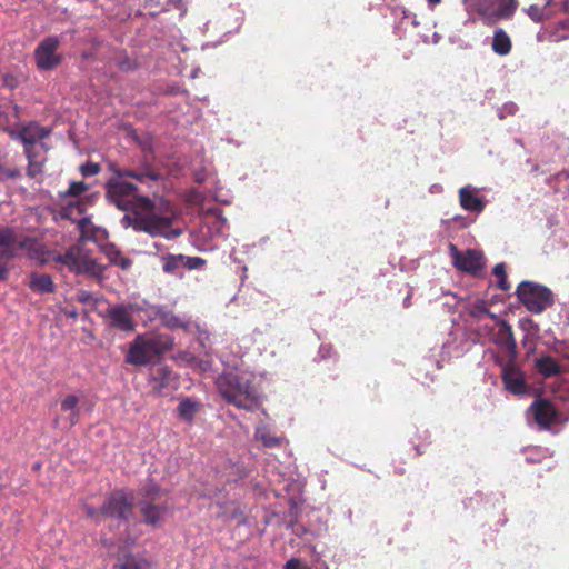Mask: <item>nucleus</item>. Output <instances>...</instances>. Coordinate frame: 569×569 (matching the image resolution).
Instances as JSON below:
<instances>
[{"instance_id": "f257e3e1", "label": "nucleus", "mask_w": 569, "mask_h": 569, "mask_svg": "<svg viewBox=\"0 0 569 569\" xmlns=\"http://www.w3.org/2000/svg\"><path fill=\"white\" fill-rule=\"evenodd\" d=\"M107 200L124 214L121 219L123 228H132L137 232H144L152 238L162 237L172 240L182 234L180 228H173L174 211L169 202L157 207L149 197L139 196L137 184L124 179L109 178L104 186Z\"/></svg>"}, {"instance_id": "f03ea898", "label": "nucleus", "mask_w": 569, "mask_h": 569, "mask_svg": "<svg viewBox=\"0 0 569 569\" xmlns=\"http://www.w3.org/2000/svg\"><path fill=\"white\" fill-rule=\"evenodd\" d=\"M253 380L254 375L251 371L236 368L218 377L217 388L226 402L252 412L260 405Z\"/></svg>"}, {"instance_id": "7ed1b4c3", "label": "nucleus", "mask_w": 569, "mask_h": 569, "mask_svg": "<svg viewBox=\"0 0 569 569\" xmlns=\"http://www.w3.org/2000/svg\"><path fill=\"white\" fill-rule=\"evenodd\" d=\"M173 348V339L169 336L138 335L129 345L126 362L133 366H146Z\"/></svg>"}, {"instance_id": "20e7f679", "label": "nucleus", "mask_w": 569, "mask_h": 569, "mask_svg": "<svg viewBox=\"0 0 569 569\" xmlns=\"http://www.w3.org/2000/svg\"><path fill=\"white\" fill-rule=\"evenodd\" d=\"M139 495L138 508L142 522L153 528H160L169 511L167 501L160 499V487L151 482L141 488Z\"/></svg>"}, {"instance_id": "39448f33", "label": "nucleus", "mask_w": 569, "mask_h": 569, "mask_svg": "<svg viewBox=\"0 0 569 569\" xmlns=\"http://www.w3.org/2000/svg\"><path fill=\"white\" fill-rule=\"evenodd\" d=\"M516 296L522 306L531 313H542L555 303L553 292L546 286L522 281L518 284Z\"/></svg>"}, {"instance_id": "423d86ee", "label": "nucleus", "mask_w": 569, "mask_h": 569, "mask_svg": "<svg viewBox=\"0 0 569 569\" xmlns=\"http://www.w3.org/2000/svg\"><path fill=\"white\" fill-rule=\"evenodd\" d=\"M469 3L487 26L511 19L519 6L518 0H469Z\"/></svg>"}, {"instance_id": "0eeeda50", "label": "nucleus", "mask_w": 569, "mask_h": 569, "mask_svg": "<svg viewBox=\"0 0 569 569\" xmlns=\"http://www.w3.org/2000/svg\"><path fill=\"white\" fill-rule=\"evenodd\" d=\"M60 39L49 36L42 39L33 52L36 66L41 71L53 70L63 61V56L58 52Z\"/></svg>"}, {"instance_id": "6e6552de", "label": "nucleus", "mask_w": 569, "mask_h": 569, "mask_svg": "<svg viewBox=\"0 0 569 569\" xmlns=\"http://www.w3.org/2000/svg\"><path fill=\"white\" fill-rule=\"evenodd\" d=\"M133 510L132 496L124 490L112 491L101 505L103 518L128 520Z\"/></svg>"}, {"instance_id": "1a4fd4ad", "label": "nucleus", "mask_w": 569, "mask_h": 569, "mask_svg": "<svg viewBox=\"0 0 569 569\" xmlns=\"http://www.w3.org/2000/svg\"><path fill=\"white\" fill-rule=\"evenodd\" d=\"M450 257L456 269L477 276L485 268L483 254L475 249L465 252L458 250L453 243L449 244Z\"/></svg>"}, {"instance_id": "9d476101", "label": "nucleus", "mask_w": 569, "mask_h": 569, "mask_svg": "<svg viewBox=\"0 0 569 569\" xmlns=\"http://www.w3.org/2000/svg\"><path fill=\"white\" fill-rule=\"evenodd\" d=\"M20 252L27 259L36 261L39 266H44L50 261L52 250L36 237L20 234L18 253Z\"/></svg>"}, {"instance_id": "9b49d317", "label": "nucleus", "mask_w": 569, "mask_h": 569, "mask_svg": "<svg viewBox=\"0 0 569 569\" xmlns=\"http://www.w3.org/2000/svg\"><path fill=\"white\" fill-rule=\"evenodd\" d=\"M108 169L113 173L111 178H131L140 183L158 181L161 178L160 172L147 159L139 169H121L114 162H109Z\"/></svg>"}, {"instance_id": "f8f14e48", "label": "nucleus", "mask_w": 569, "mask_h": 569, "mask_svg": "<svg viewBox=\"0 0 569 569\" xmlns=\"http://www.w3.org/2000/svg\"><path fill=\"white\" fill-rule=\"evenodd\" d=\"M501 379L506 390L512 395H526L529 390L525 373L516 365V360L508 359L506 365L502 367Z\"/></svg>"}, {"instance_id": "ddd939ff", "label": "nucleus", "mask_w": 569, "mask_h": 569, "mask_svg": "<svg viewBox=\"0 0 569 569\" xmlns=\"http://www.w3.org/2000/svg\"><path fill=\"white\" fill-rule=\"evenodd\" d=\"M492 342L503 351L509 359L516 360L518 356L517 342L513 336L512 327L506 320H498L497 330L493 331Z\"/></svg>"}, {"instance_id": "4468645a", "label": "nucleus", "mask_w": 569, "mask_h": 569, "mask_svg": "<svg viewBox=\"0 0 569 569\" xmlns=\"http://www.w3.org/2000/svg\"><path fill=\"white\" fill-rule=\"evenodd\" d=\"M561 0H542L541 3H532L522 8L525 14L535 22L543 23L559 13Z\"/></svg>"}, {"instance_id": "2eb2a0df", "label": "nucleus", "mask_w": 569, "mask_h": 569, "mask_svg": "<svg viewBox=\"0 0 569 569\" xmlns=\"http://www.w3.org/2000/svg\"><path fill=\"white\" fill-rule=\"evenodd\" d=\"M559 12L569 14V0H561ZM538 41L543 39L549 42H561L569 39V18L559 20L553 26L549 27L543 33H538Z\"/></svg>"}, {"instance_id": "dca6fc26", "label": "nucleus", "mask_w": 569, "mask_h": 569, "mask_svg": "<svg viewBox=\"0 0 569 569\" xmlns=\"http://www.w3.org/2000/svg\"><path fill=\"white\" fill-rule=\"evenodd\" d=\"M541 429H549L558 419V411L547 399L535 400L529 409Z\"/></svg>"}, {"instance_id": "f3484780", "label": "nucleus", "mask_w": 569, "mask_h": 569, "mask_svg": "<svg viewBox=\"0 0 569 569\" xmlns=\"http://www.w3.org/2000/svg\"><path fill=\"white\" fill-rule=\"evenodd\" d=\"M20 234L11 227H0V260L10 261L21 256L18 253Z\"/></svg>"}, {"instance_id": "a211bd4d", "label": "nucleus", "mask_w": 569, "mask_h": 569, "mask_svg": "<svg viewBox=\"0 0 569 569\" xmlns=\"http://www.w3.org/2000/svg\"><path fill=\"white\" fill-rule=\"evenodd\" d=\"M107 316L112 328L124 332H131L134 330L136 325L132 316L124 306L117 305L110 307L107 310Z\"/></svg>"}, {"instance_id": "6ab92c4d", "label": "nucleus", "mask_w": 569, "mask_h": 569, "mask_svg": "<svg viewBox=\"0 0 569 569\" xmlns=\"http://www.w3.org/2000/svg\"><path fill=\"white\" fill-rule=\"evenodd\" d=\"M82 256L78 247H70L63 253L52 250L50 261L66 266L70 272L78 273Z\"/></svg>"}, {"instance_id": "aec40b11", "label": "nucleus", "mask_w": 569, "mask_h": 569, "mask_svg": "<svg viewBox=\"0 0 569 569\" xmlns=\"http://www.w3.org/2000/svg\"><path fill=\"white\" fill-rule=\"evenodd\" d=\"M216 507L218 508L216 512L217 519L222 521L236 520L238 523H242L246 519L244 512L237 501L217 502Z\"/></svg>"}, {"instance_id": "412c9836", "label": "nucleus", "mask_w": 569, "mask_h": 569, "mask_svg": "<svg viewBox=\"0 0 569 569\" xmlns=\"http://www.w3.org/2000/svg\"><path fill=\"white\" fill-rule=\"evenodd\" d=\"M28 287L34 293H54L57 286L52 280V277L48 273L30 272Z\"/></svg>"}, {"instance_id": "4be33fe9", "label": "nucleus", "mask_w": 569, "mask_h": 569, "mask_svg": "<svg viewBox=\"0 0 569 569\" xmlns=\"http://www.w3.org/2000/svg\"><path fill=\"white\" fill-rule=\"evenodd\" d=\"M50 134V130L44 127H40L37 123H31L29 126L23 127L18 137L24 146V151L27 148H32L38 140H43Z\"/></svg>"}, {"instance_id": "5701e85b", "label": "nucleus", "mask_w": 569, "mask_h": 569, "mask_svg": "<svg viewBox=\"0 0 569 569\" xmlns=\"http://www.w3.org/2000/svg\"><path fill=\"white\" fill-rule=\"evenodd\" d=\"M460 206L466 211L480 213L485 209V202L479 198L476 192L469 187H462L459 190Z\"/></svg>"}, {"instance_id": "b1692460", "label": "nucleus", "mask_w": 569, "mask_h": 569, "mask_svg": "<svg viewBox=\"0 0 569 569\" xmlns=\"http://www.w3.org/2000/svg\"><path fill=\"white\" fill-rule=\"evenodd\" d=\"M79 398L74 395H68L61 400L60 408L63 413H68L66 417V423L69 428L73 427L80 417Z\"/></svg>"}, {"instance_id": "393cba45", "label": "nucleus", "mask_w": 569, "mask_h": 569, "mask_svg": "<svg viewBox=\"0 0 569 569\" xmlns=\"http://www.w3.org/2000/svg\"><path fill=\"white\" fill-rule=\"evenodd\" d=\"M535 368L545 378H551L561 373L559 362L551 356H541L535 359Z\"/></svg>"}, {"instance_id": "a878e982", "label": "nucleus", "mask_w": 569, "mask_h": 569, "mask_svg": "<svg viewBox=\"0 0 569 569\" xmlns=\"http://www.w3.org/2000/svg\"><path fill=\"white\" fill-rule=\"evenodd\" d=\"M174 381L173 371L168 366H161L151 376L152 388L158 392L171 386Z\"/></svg>"}, {"instance_id": "bb28decb", "label": "nucleus", "mask_w": 569, "mask_h": 569, "mask_svg": "<svg viewBox=\"0 0 569 569\" xmlns=\"http://www.w3.org/2000/svg\"><path fill=\"white\" fill-rule=\"evenodd\" d=\"M200 408L201 403L199 401L192 400L191 398H183L177 407V415L181 420L192 422Z\"/></svg>"}, {"instance_id": "cd10ccee", "label": "nucleus", "mask_w": 569, "mask_h": 569, "mask_svg": "<svg viewBox=\"0 0 569 569\" xmlns=\"http://www.w3.org/2000/svg\"><path fill=\"white\" fill-rule=\"evenodd\" d=\"M491 48L499 56H506L511 51V39L503 29L498 28L495 30Z\"/></svg>"}, {"instance_id": "c85d7f7f", "label": "nucleus", "mask_w": 569, "mask_h": 569, "mask_svg": "<svg viewBox=\"0 0 569 569\" xmlns=\"http://www.w3.org/2000/svg\"><path fill=\"white\" fill-rule=\"evenodd\" d=\"M104 271H106L104 266L98 263L93 259H90L88 257H82L79 272L77 274H88L91 278L101 280V279H103Z\"/></svg>"}, {"instance_id": "c756f323", "label": "nucleus", "mask_w": 569, "mask_h": 569, "mask_svg": "<svg viewBox=\"0 0 569 569\" xmlns=\"http://www.w3.org/2000/svg\"><path fill=\"white\" fill-rule=\"evenodd\" d=\"M86 213V202L83 200L71 201L61 207L59 216L62 219L76 221L78 217Z\"/></svg>"}, {"instance_id": "7c9ffc66", "label": "nucleus", "mask_w": 569, "mask_h": 569, "mask_svg": "<svg viewBox=\"0 0 569 569\" xmlns=\"http://www.w3.org/2000/svg\"><path fill=\"white\" fill-rule=\"evenodd\" d=\"M116 569H149L150 562L139 556L128 555L123 559L118 557V563L114 565Z\"/></svg>"}, {"instance_id": "2f4dec72", "label": "nucleus", "mask_w": 569, "mask_h": 569, "mask_svg": "<svg viewBox=\"0 0 569 569\" xmlns=\"http://www.w3.org/2000/svg\"><path fill=\"white\" fill-rule=\"evenodd\" d=\"M104 253L110 263L121 268L122 270H128L132 266V260L123 256L114 244L107 247L104 249Z\"/></svg>"}, {"instance_id": "473e14b6", "label": "nucleus", "mask_w": 569, "mask_h": 569, "mask_svg": "<svg viewBox=\"0 0 569 569\" xmlns=\"http://www.w3.org/2000/svg\"><path fill=\"white\" fill-rule=\"evenodd\" d=\"M162 270L167 274H177L183 267V254H163L160 257Z\"/></svg>"}, {"instance_id": "72a5a7b5", "label": "nucleus", "mask_w": 569, "mask_h": 569, "mask_svg": "<svg viewBox=\"0 0 569 569\" xmlns=\"http://www.w3.org/2000/svg\"><path fill=\"white\" fill-rule=\"evenodd\" d=\"M254 436L266 448L280 447L283 441V438L272 435L266 427L257 428Z\"/></svg>"}, {"instance_id": "f704fd0d", "label": "nucleus", "mask_w": 569, "mask_h": 569, "mask_svg": "<svg viewBox=\"0 0 569 569\" xmlns=\"http://www.w3.org/2000/svg\"><path fill=\"white\" fill-rule=\"evenodd\" d=\"M24 153L28 159L27 174L30 178H36L37 176L42 173L43 160L37 159V153L34 151V149H32V148H27Z\"/></svg>"}, {"instance_id": "c9c22d12", "label": "nucleus", "mask_w": 569, "mask_h": 569, "mask_svg": "<svg viewBox=\"0 0 569 569\" xmlns=\"http://www.w3.org/2000/svg\"><path fill=\"white\" fill-rule=\"evenodd\" d=\"M492 272L498 278L497 287L502 291H508L511 286L507 279L506 264L503 262L497 263Z\"/></svg>"}, {"instance_id": "e433bc0d", "label": "nucleus", "mask_w": 569, "mask_h": 569, "mask_svg": "<svg viewBox=\"0 0 569 569\" xmlns=\"http://www.w3.org/2000/svg\"><path fill=\"white\" fill-rule=\"evenodd\" d=\"M88 189H89V186L87 183H84L83 181H72L69 184V188L64 192H61L60 196L62 198L79 197L82 193H84L86 191H88Z\"/></svg>"}, {"instance_id": "4c0bfd02", "label": "nucleus", "mask_w": 569, "mask_h": 569, "mask_svg": "<svg viewBox=\"0 0 569 569\" xmlns=\"http://www.w3.org/2000/svg\"><path fill=\"white\" fill-rule=\"evenodd\" d=\"M117 66L121 71L129 72L138 68V62L131 59L126 52H122L117 58Z\"/></svg>"}, {"instance_id": "58836bf2", "label": "nucleus", "mask_w": 569, "mask_h": 569, "mask_svg": "<svg viewBox=\"0 0 569 569\" xmlns=\"http://www.w3.org/2000/svg\"><path fill=\"white\" fill-rule=\"evenodd\" d=\"M79 170L83 177H92L101 171V166L97 162L87 161L80 166Z\"/></svg>"}, {"instance_id": "ea45409f", "label": "nucleus", "mask_w": 569, "mask_h": 569, "mask_svg": "<svg viewBox=\"0 0 569 569\" xmlns=\"http://www.w3.org/2000/svg\"><path fill=\"white\" fill-rule=\"evenodd\" d=\"M183 268L189 270L200 269L206 264V260L200 257H188L183 254Z\"/></svg>"}, {"instance_id": "a19ab883", "label": "nucleus", "mask_w": 569, "mask_h": 569, "mask_svg": "<svg viewBox=\"0 0 569 569\" xmlns=\"http://www.w3.org/2000/svg\"><path fill=\"white\" fill-rule=\"evenodd\" d=\"M486 313H489V308L487 306L486 300H477L470 311V315L472 318H481L482 316H486Z\"/></svg>"}, {"instance_id": "79ce46f5", "label": "nucleus", "mask_w": 569, "mask_h": 569, "mask_svg": "<svg viewBox=\"0 0 569 569\" xmlns=\"http://www.w3.org/2000/svg\"><path fill=\"white\" fill-rule=\"evenodd\" d=\"M161 321L169 328H179L181 326V320L179 317L173 315L172 312H163L161 315Z\"/></svg>"}, {"instance_id": "37998d69", "label": "nucleus", "mask_w": 569, "mask_h": 569, "mask_svg": "<svg viewBox=\"0 0 569 569\" xmlns=\"http://www.w3.org/2000/svg\"><path fill=\"white\" fill-rule=\"evenodd\" d=\"M83 511H84L86 516L88 518H90L91 520H93L96 523H99L101 518H103L101 515V507L99 509H97L96 507H93L91 505H84Z\"/></svg>"}, {"instance_id": "c03bdc74", "label": "nucleus", "mask_w": 569, "mask_h": 569, "mask_svg": "<svg viewBox=\"0 0 569 569\" xmlns=\"http://www.w3.org/2000/svg\"><path fill=\"white\" fill-rule=\"evenodd\" d=\"M284 569H301V561L298 558H290L284 563ZM302 569H310L308 567H303Z\"/></svg>"}, {"instance_id": "a18cd8bd", "label": "nucleus", "mask_w": 569, "mask_h": 569, "mask_svg": "<svg viewBox=\"0 0 569 569\" xmlns=\"http://www.w3.org/2000/svg\"><path fill=\"white\" fill-rule=\"evenodd\" d=\"M403 18L408 19L413 27H418L420 24V22L417 19V16L415 13H411V12H408L405 10Z\"/></svg>"}, {"instance_id": "49530a36", "label": "nucleus", "mask_w": 569, "mask_h": 569, "mask_svg": "<svg viewBox=\"0 0 569 569\" xmlns=\"http://www.w3.org/2000/svg\"><path fill=\"white\" fill-rule=\"evenodd\" d=\"M78 300L82 303H87L92 300V296L90 292L81 290V291H79Z\"/></svg>"}, {"instance_id": "de8ad7c7", "label": "nucleus", "mask_w": 569, "mask_h": 569, "mask_svg": "<svg viewBox=\"0 0 569 569\" xmlns=\"http://www.w3.org/2000/svg\"><path fill=\"white\" fill-rule=\"evenodd\" d=\"M9 276V269L4 263L0 262V280H6Z\"/></svg>"}, {"instance_id": "09e8293b", "label": "nucleus", "mask_w": 569, "mask_h": 569, "mask_svg": "<svg viewBox=\"0 0 569 569\" xmlns=\"http://www.w3.org/2000/svg\"><path fill=\"white\" fill-rule=\"evenodd\" d=\"M88 223H90V219L87 217H83L78 221V226L81 230H84Z\"/></svg>"}, {"instance_id": "8fccbe9b", "label": "nucleus", "mask_w": 569, "mask_h": 569, "mask_svg": "<svg viewBox=\"0 0 569 569\" xmlns=\"http://www.w3.org/2000/svg\"><path fill=\"white\" fill-rule=\"evenodd\" d=\"M486 316L490 317L491 319L496 320V325L498 326V320H501L500 318H498L497 315L492 313L490 310H489V313H486Z\"/></svg>"}, {"instance_id": "3c124183", "label": "nucleus", "mask_w": 569, "mask_h": 569, "mask_svg": "<svg viewBox=\"0 0 569 569\" xmlns=\"http://www.w3.org/2000/svg\"><path fill=\"white\" fill-rule=\"evenodd\" d=\"M60 420H61V418H60V417L54 418V420H53V426H54L56 428H58V427L60 426Z\"/></svg>"}, {"instance_id": "603ef678", "label": "nucleus", "mask_w": 569, "mask_h": 569, "mask_svg": "<svg viewBox=\"0 0 569 569\" xmlns=\"http://www.w3.org/2000/svg\"><path fill=\"white\" fill-rule=\"evenodd\" d=\"M440 2H441V0H428V3L431 6L439 4Z\"/></svg>"}]
</instances>
